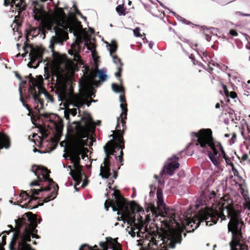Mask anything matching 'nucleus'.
Instances as JSON below:
<instances>
[{
  "mask_svg": "<svg viewBox=\"0 0 250 250\" xmlns=\"http://www.w3.org/2000/svg\"><path fill=\"white\" fill-rule=\"evenodd\" d=\"M216 195L214 191L208 193L207 200L211 204L210 208H202L198 214L193 216L188 212L184 215V219L181 220L182 226L187 232L193 231L201 223L205 222L206 225L210 226L216 224L220 219L230 218L228 228L231 232L232 240L229 243L230 250H248V246L243 242L241 229L243 222L241 221L240 212L233 207V201L229 196L221 198L220 201H216Z\"/></svg>",
  "mask_w": 250,
  "mask_h": 250,
  "instance_id": "obj_1",
  "label": "nucleus"
},
{
  "mask_svg": "<svg viewBox=\"0 0 250 250\" xmlns=\"http://www.w3.org/2000/svg\"><path fill=\"white\" fill-rule=\"evenodd\" d=\"M109 188L111 189L110 187ZM113 191L112 195L114 196L115 201L106 200L104 203V208L107 211L109 207H111L113 211H120L121 213L118 212L117 214L121 215L122 220L124 223H126L128 225L127 228L130 229L128 233L133 237L136 235L138 237H143L141 234H144L146 231V229L144 226L149 222V216L146 215L144 220L142 216L144 210L142 208L134 202L127 204L118 190L113 189Z\"/></svg>",
  "mask_w": 250,
  "mask_h": 250,
  "instance_id": "obj_2",
  "label": "nucleus"
},
{
  "mask_svg": "<svg viewBox=\"0 0 250 250\" xmlns=\"http://www.w3.org/2000/svg\"><path fill=\"white\" fill-rule=\"evenodd\" d=\"M69 25L68 18L62 8L57 7L54 13V19L53 23H49L46 25L47 30L52 31L55 33V35L51 37L50 40L49 47L52 52H54L56 45H62L64 41L68 39L67 31L72 33L76 38L75 42L71 44L72 50H69L68 53L73 57L75 62H81L80 56L78 54V51L80 50V45L84 42V37H82L79 32V26L71 23Z\"/></svg>",
  "mask_w": 250,
  "mask_h": 250,
  "instance_id": "obj_3",
  "label": "nucleus"
},
{
  "mask_svg": "<svg viewBox=\"0 0 250 250\" xmlns=\"http://www.w3.org/2000/svg\"><path fill=\"white\" fill-rule=\"evenodd\" d=\"M31 171L35 174L36 176H37V172L38 171H40L42 176V178L44 179L45 181H48L49 185L45 188H41L38 189H31L29 193H31L32 196L29 195L28 193L25 191H22L20 195V200L19 201L20 203H23V202H26L23 206H21V208H25L29 209H32L35 208V207H32L30 204L33 200H36L37 198L33 197V195H38L40 192L45 191H47L50 190L52 188H53V190L51 193L45 197L43 199V202L47 203L50 200L54 199L57 194L58 191L59 189L58 185L56 184L52 179L49 177L48 174L50 172L49 170L44 167H39L38 166H33L31 168ZM36 208H37L36 207Z\"/></svg>",
  "mask_w": 250,
  "mask_h": 250,
  "instance_id": "obj_4",
  "label": "nucleus"
},
{
  "mask_svg": "<svg viewBox=\"0 0 250 250\" xmlns=\"http://www.w3.org/2000/svg\"><path fill=\"white\" fill-rule=\"evenodd\" d=\"M191 134L197 138V145H200L202 148L209 146L212 152H208V155L212 163L216 167H219V159L217 158L218 152L215 148L213 142L212 133L210 129H202L199 133L192 132Z\"/></svg>",
  "mask_w": 250,
  "mask_h": 250,
  "instance_id": "obj_5",
  "label": "nucleus"
},
{
  "mask_svg": "<svg viewBox=\"0 0 250 250\" xmlns=\"http://www.w3.org/2000/svg\"><path fill=\"white\" fill-rule=\"evenodd\" d=\"M123 130H124L123 129ZM123 132L119 134L116 138L118 144H113L112 143L108 142L104 146V150L105 157L104 158L103 163L100 167V176L103 179H107L111 175L110 173V155H114L116 147H119L121 150L125 148L124 141L122 137Z\"/></svg>",
  "mask_w": 250,
  "mask_h": 250,
  "instance_id": "obj_6",
  "label": "nucleus"
},
{
  "mask_svg": "<svg viewBox=\"0 0 250 250\" xmlns=\"http://www.w3.org/2000/svg\"><path fill=\"white\" fill-rule=\"evenodd\" d=\"M81 146H73V145L70 148L69 155H63V157L65 160L69 159L73 164V167L75 169V173L71 170L69 172V174L78 184L81 182L82 176L83 174L82 166L80 165V155L81 154Z\"/></svg>",
  "mask_w": 250,
  "mask_h": 250,
  "instance_id": "obj_7",
  "label": "nucleus"
},
{
  "mask_svg": "<svg viewBox=\"0 0 250 250\" xmlns=\"http://www.w3.org/2000/svg\"><path fill=\"white\" fill-rule=\"evenodd\" d=\"M26 216L28 217V220L30 222L29 225L26 227L24 230V231L22 233V235L20 234V227L19 226V223L18 221L17 220H15V222L16 224L15 227L16 229L14 230L13 227L11 225H8L7 227L9 228V230H5L2 233H6V234H9L11 232L14 230V232L13 234V236L12 238V240L10 242V244L9 245V249L10 250H14V246L16 244V241L18 240H19V243H18V246H19V243L21 241V237L24 234L25 230L27 229H29V228L31 227L32 225L36 224L37 226V216L35 215H33L31 212H29L26 213Z\"/></svg>",
  "mask_w": 250,
  "mask_h": 250,
  "instance_id": "obj_8",
  "label": "nucleus"
},
{
  "mask_svg": "<svg viewBox=\"0 0 250 250\" xmlns=\"http://www.w3.org/2000/svg\"><path fill=\"white\" fill-rule=\"evenodd\" d=\"M22 49L25 52L21 55L22 58L25 57L28 52H30L29 56L30 61L27 64L28 66L36 68L42 61V56L44 52V49L42 47H33L30 44L25 43H24Z\"/></svg>",
  "mask_w": 250,
  "mask_h": 250,
  "instance_id": "obj_9",
  "label": "nucleus"
},
{
  "mask_svg": "<svg viewBox=\"0 0 250 250\" xmlns=\"http://www.w3.org/2000/svg\"><path fill=\"white\" fill-rule=\"evenodd\" d=\"M72 128L77 132L82 133L83 137H87L89 134L93 133L95 130V124L90 115L85 114L80 121H74Z\"/></svg>",
  "mask_w": 250,
  "mask_h": 250,
  "instance_id": "obj_10",
  "label": "nucleus"
},
{
  "mask_svg": "<svg viewBox=\"0 0 250 250\" xmlns=\"http://www.w3.org/2000/svg\"><path fill=\"white\" fill-rule=\"evenodd\" d=\"M157 206L159 208H163L164 211H162L156 216L160 215L164 218L163 221L165 222L166 225L169 227L171 224L175 223L178 228H181L180 224L177 222L175 219V213L172 209L167 208L164 204L163 200H158Z\"/></svg>",
  "mask_w": 250,
  "mask_h": 250,
  "instance_id": "obj_11",
  "label": "nucleus"
},
{
  "mask_svg": "<svg viewBox=\"0 0 250 250\" xmlns=\"http://www.w3.org/2000/svg\"><path fill=\"white\" fill-rule=\"evenodd\" d=\"M36 224L32 225L29 229L25 230L24 234L21 237L18 250H34L31 248L30 245L27 242L31 241L30 237L38 238L39 236L36 234L38 230L36 229Z\"/></svg>",
  "mask_w": 250,
  "mask_h": 250,
  "instance_id": "obj_12",
  "label": "nucleus"
},
{
  "mask_svg": "<svg viewBox=\"0 0 250 250\" xmlns=\"http://www.w3.org/2000/svg\"><path fill=\"white\" fill-rule=\"evenodd\" d=\"M92 96L95 97L91 89L84 87L81 92L80 96L74 95L72 97L70 104L73 107H76L78 108L84 104H86L89 106L90 104H87L86 100L88 98H91Z\"/></svg>",
  "mask_w": 250,
  "mask_h": 250,
  "instance_id": "obj_13",
  "label": "nucleus"
},
{
  "mask_svg": "<svg viewBox=\"0 0 250 250\" xmlns=\"http://www.w3.org/2000/svg\"><path fill=\"white\" fill-rule=\"evenodd\" d=\"M42 94H44L45 97L51 102H53V99L51 95L46 92L41 86L38 87V90L36 89L35 86L30 88V94L32 95L35 104H37L35 108L38 110L42 109L43 106V101L40 98V96Z\"/></svg>",
  "mask_w": 250,
  "mask_h": 250,
  "instance_id": "obj_14",
  "label": "nucleus"
},
{
  "mask_svg": "<svg viewBox=\"0 0 250 250\" xmlns=\"http://www.w3.org/2000/svg\"><path fill=\"white\" fill-rule=\"evenodd\" d=\"M178 160L179 158L175 155H173L168 159L164 169L169 175H172L175 170L179 167L180 164L178 162Z\"/></svg>",
  "mask_w": 250,
  "mask_h": 250,
  "instance_id": "obj_15",
  "label": "nucleus"
},
{
  "mask_svg": "<svg viewBox=\"0 0 250 250\" xmlns=\"http://www.w3.org/2000/svg\"><path fill=\"white\" fill-rule=\"evenodd\" d=\"M169 235H168V239L167 241V245L169 248L173 249L176 244L181 243L182 238L181 235L175 229H170Z\"/></svg>",
  "mask_w": 250,
  "mask_h": 250,
  "instance_id": "obj_16",
  "label": "nucleus"
},
{
  "mask_svg": "<svg viewBox=\"0 0 250 250\" xmlns=\"http://www.w3.org/2000/svg\"><path fill=\"white\" fill-rule=\"evenodd\" d=\"M33 17L35 20L43 23L47 18L46 11L40 5H35L33 8Z\"/></svg>",
  "mask_w": 250,
  "mask_h": 250,
  "instance_id": "obj_17",
  "label": "nucleus"
},
{
  "mask_svg": "<svg viewBox=\"0 0 250 250\" xmlns=\"http://www.w3.org/2000/svg\"><path fill=\"white\" fill-rule=\"evenodd\" d=\"M120 106L121 110H122V112L120 115V117L117 119V124L116 126V129L117 130V131H119V127L120 122H121L122 124L123 129L124 130L125 129V122L124 120L123 116H124L125 119H126L127 112L126 104L125 105L123 104H121Z\"/></svg>",
  "mask_w": 250,
  "mask_h": 250,
  "instance_id": "obj_18",
  "label": "nucleus"
},
{
  "mask_svg": "<svg viewBox=\"0 0 250 250\" xmlns=\"http://www.w3.org/2000/svg\"><path fill=\"white\" fill-rule=\"evenodd\" d=\"M55 93L57 95L59 100L61 101H65L68 96V92L66 87L63 85H61L57 88Z\"/></svg>",
  "mask_w": 250,
  "mask_h": 250,
  "instance_id": "obj_19",
  "label": "nucleus"
},
{
  "mask_svg": "<svg viewBox=\"0 0 250 250\" xmlns=\"http://www.w3.org/2000/svg\"><path fill=\"white\" fill-rule=\"evenodd\" d=\"M12 3L15 4L16 7H18L21 10L25 9L26 4L23 0H4V5L7 6L9 3Z\"/></svg>",
  "mask_w": 250,
  "mask_h": 250,
  "instance_id": "obj_20",
  "label": "nucleus"
},
{
  "mask_svg": "<svg viewBox=\"0 0 250 250\" xmlns=\"http://www.w3.org/2000/svg\"><path fill=\"white\" fill-rule=\"evenodd\" d=\"M10 143L8 136L5 134H0V149L3 148L8 149Z\"/></svg>",
  "mask_w": 250,
  "mask_h": 250,
  "instance_id": "obj_21",
  "label": "nucleus"
},
{
  "mask_svg": "<svg viewBox=\"0 0 250 250\" xmlns=\"http://www.w3.org/2000/svg\"><path fill=\"white\" fill-rule=\"evenodd\" d=\"M84 45L86 47L88 50H89L91 52L92 55L94 57V53L95 51V45L94 43L91 42L90 40L87 37H84Z\"/></svg>",
  "mask_w": 250,
  "mask_h": 250,
  "instance_id": "obj_22",
  "label": "nucleus"
},
{
  "mask_svg": "<svg viewBox=\"0 0 250 250\" xmlns=\"http://www.w3.org/2000/svg\"><path fill=\"white\" fill-rule=\"evenodd\" d=\"M63 75L59 70H55L53 71L52 78V81H53L52 83H54L55 82V83H57L59 81H61Z\"/></svg>",
  "mask_w": 250,
  "mask_h": 250,
  "instance_id": "obj_23",
  "label": "nucleus"
},
{
  "mask_svg": "<svg viewBox=\"0 0 250 250\" xmlns=\"http://www.w3.org/2000/svg\"><path fill=\"white\" fill-rule=\"evenodd\" d=\"M112 90L115 93H119L124 94L125 91L124 87L122 86H119L114 83L111 84Z\"/></svg>",
  "mask_w": 250,
  "mask_h": 250,
  "instance_id": "obj_24",
  "label": "nucleus"
},
{
  "mask_svg": "<svg viewBox=\"0 0 250 250\" xmlns=\"http://www.w3.org/2000/svg\"><path fill=\"white\" fill-rule=\"evenodd\" d=\"M105 43L107 44L106 46L109 51L110 56H114V55L113 54L115 53L117 50V47L116 44L113 42H112L111 44H109L107 42H105Z\"/></svg>",
  "mask_w": 250,
  "mask_h": 250,
  "instance_id": "obj_25",
  "label": "nucleus"
},
{
  "mask_svg": "<svg viewBox=\"0 0 250 250\" xmlns=\"http://www.w3.org/2000/svg\"><path fill=\"white\" fill-rule=\"evenodd\" d=\"M77 110L76 108L68 109L67 111L64 112V116L66 119L69 120V114H71L73 116H76L77 114Z\"/></svg>",
  "mask_w": 250,
  "mask_h": 250,
  "instance_id": "obj_26",
  "label": "nucleus"
},
{
  "mask_svg": "<svg viewBox=\"0 0 250 250\" xmlns=\"http://www.w3.org/2000/svg\"><path fill=\"white\" fill-rule=\"evenodd\" d=\"M159 241H157L155 239V238L153 236H151L150 240H149V243L148 244V246L149 247V249L150 250L153 249L154 250L155 248H153V246H157L158 244Z\"/></svg>",
  "mask_w": 250,
  "mask_h": 250,
  "instance_id": "obj_27",
  "label": "nucleus"
},
{
  "mask_svg": "<svg viewBox=\"0 0 250 250\" xmlns=\"http://www.w3.org/2000/svg\"><path fill=\"white\" fill-rule=\"evenodd\" d=\"M98 77L101 81L105 82L106 80L107 76L106 75L105 72L103 70H99L98 71Z\"/></svg>",
  "mask_w": 250,
  "mask_h": 250,
  "instance_id": "obj_28",
  "label": "nucleus"
},
{
  "mask_svg": "<svg viewBox=\"0 0 250 250\" xmlns=\"http://www.w3.org/2000/svg\"><path fill=\"white\" fill-rule=\"evenodd\" d=\"M223 88H224V91L225 92V94L227 97H230L233 99H234L237 97V94L235 92H233V91L229 92L227 90V88L225 85H224Z\"/></svg>",
  "mask_w": 250,
  "mask_h": 250,
  "instance_id": "obj_29",
  "label": "nucleus"
},
{
  "mask_svg": "<svg viewBox=\"0 0 250 250\" xmlns=\"http://www.w3.org/2000/svg\"><path fill=\"white\" fill-rule=\"evenodd\" d=\"M112 58V61L113 63L116 65V66H120L121 65V67H122L123 63L121 62V60L116 55H114L111 56Z\"/></svg>",
  "mask_w": 250,
  "mask_h": 250,
  "instance_id": "obj_30",
  "label": "nucleus"
},
{
  "mask_svg": "<svg viewBox=\"0 0 250 250\" xmlns=\"http://www.w3.org/2000/svg\"><path fill=\"white\" fill-rule=\"evenodd\" d=\"M29 82L30 83L32 84V86H30L29 88V92H30V88L33 86L36 88H38V86H40V85H37L36 84V80L32 76L31 74H30L28 76Z\"/></svg>",
  "mask_w": 250,
  "mask_h": 250,
  "instance_id": "obj_31",
  "label": "nucleus"
},
{
  "mask_svg": "<svg viewBox=\"0 0 250 250\" xmlns=\"http://www.w3.org/2000/svg\"><path fill=\"white\" fill-rule=\"evenodd\" d=\"M73 146H80L82 147V150H81V154L80 155V157L81 156L82 158L83 159H84L85 158H86L87 159H88V156L87 155H85L83 153V149H84V146L82 144H81L80 142H78L76 144L73 145ZM81 159V158H80Z\"/></svg>",
  "mask_w": 250,
  "mask_h": 250,
  "instance_id": "obj_32",
  "label": "nucleus"
},
{
  "mask_svg": "<svg viewBox=\"0 0 250 250\" xmlns=\"http://www.w3.org/2000/svg\"><path fill=\"white\" fill-rule=\"evenodd\" d=\"M16 7L18 9V10H17L18 15L16 16L15 17V20L14 21V22H15L18 26H20L21 25V19H20L19 15H20L21 12L22 10H20L18 7Z\"/></svg>",
  "mask_w": 250,
  "mask_h": 250,
  "instance_id": "obj_33",
  "label": "nucleus"
},
{
  "mask_svg": "<svg viewBox=\"0 0 250 250\" xmlns=\"http://www.w3.org/2000/svg\"><path fill=\"white\" fill-rule=\"evenodd\" d=\"M117 12L118 13L119 15L120 16H125V9L124 8L123 6L119 5H118L116 8Z\"/></svg>",
  "mask_w": 250,
  "mask_h": 250,
  "instance_id": "obj_34",
  "label": "nucleus"
},
{
  "mask_svg": "<svg viewBox=\"0 0 250 250\" xmlns=\"http://www.w3.org/2000/svg\"><path fill=\"white\" fill-rule=\"evenodd\" d=\"M133 32L134 33V35L135 37H141V35L140 33V29L139 27H137L135 29L133 30Z\"/></svg>",
  "mask_w": 250,
  "mask_h": 250,
  "instance_id": "obj_35",
  "label": "nucleus"
},
{
  "mask_svg": "<svg viewBox=\"0 0 250 250\" xmlns=\"http://www.w3.org/2000/svg\"><path fill=\"white\" fill-rule=\"evenodd\" d=\"M6 236L5 235H3L1 237V243H0V250H3L1 247L4 246L6 244Z\"/></svg>",
  "mask_w": 250,
  "mask_h": 250,
  "instance_id": "obj_36",
  "label": "nucleus"
},
{
  "mask_svg": "<svg viewBox=\"0 0 250 250\" xmlns=\"http://www.w3.org/2000/svg\"><path fill=\"white\" fill-rule=\"evenodd\" d=\"M117 69L118 71L115 73V76L117 78H120L121 76V72L122 71V67H121L120 65V66H117Z\"/></svg>",
  "mask_w": 250,
  "mask_h": 250,
  "instance_id": "obj_37",
  "label": "nucleus"
},
{
  "mask_svg": "<svg viewBox=\"0 0 250 250\" xmlns=\"http://www.w3.org/2000/svg\"><path fill=\"white\" fill-rule=\"evenodd\" d=\"M96 77V74L95 73L93 72H91L90 73L89 77V80L91 83H93L94 78Z\"/></svg>",
  "mask_w": 250,
  "mask_h": 250,
  "instance_id": "obj_38",
  "label": "nucleus"
},
{
  "mask_svg": "<svg viewBox=\"0 0 250 250\" xmlns=\"http://www.w3.org/2000/svg\"><path fill=\"white\" fill-rule=\"evenodd\" d=\"M210 29H208V28H207L206 29H204V31H203L204 33L206 34V40L207 41H208V42L210 41L211 37L210 35H209L208 34H207L206 32V31H208Z\"/></svg>",
  "mask_w": 250,
  "mask_h": 250,
  "instance_id": "obj_39",
  "label": "nucleus"
},
{
  "mask_svg": "<svg viewBox=\"0 0 250 250\" xmlns=\"http://www.w3.org/2000/svg\"><path fill=\"white\" fill-rule=\"evenodd\" d=\"M236 16H242L245 17H250V14H243L242 12L240 11H237L235 13Z\"/></svg>",
  "mask_w": 250,
  "mask_h": 250,
  "instance_id": "obj_40",
  "label": "nucleus"
},
{
  "mask_svg": "<svg viewBox=\"0 0 250 250\" xmlns=\"http://www.w3.org/2000/svg\"><path fill=\"white\" fill-rule=\"evenodd\" d=\"M245 207L250 210V199L248 198V200L246 199V202L244 203Z\"/></svg>",
  "mask_w": 250,
  "mask_h": 250,
  "instance_id": "obj_41",
  "label": "nucleus"
},
{
  "mask_svg": "<svg viewBox=\"0 0 250 250\" xmlns=\"http://www.w3.org/2000/svg\"><path fill=\"white\" fill-rule=\"evenodd\" d=\"M223 158H224L227 165H229V163H232V162H230V159L227 156L226 154L225 155L223 156Z\"/></svg>",
  "mask_w": 250,
  "mask_h": 250,
  "instance_id": "obj_42",
  "label": "nucleus"
},
{
  "mask_svg": "<svg viewBox=\"0 0 250 250\" xmlns=\"http://www.w3.org/2000/svg\"><path fill=\"white\" fill-rule=\"evenodd\" d=\"M229 166L231 167V170L233 172V173L235 174V173H237L238 171L235 168L234 164L233 163H229Z\"/></svg>",
  "mask_w": 250,
  "mask_h": 250,
  "instance_id": "obj_43",
  "label": "nucleus"
},
{
  "mask_svg": "<svg viewBox=\"0 0 250 250\" xmlns=\"http://www.w3.org/2000/svg\"><path fill=\"white\" fill-rule=\"evenodd\" d=\"M229 34H230L231 36H234V37H236V36H238V33H237V32L235 30H233V29L230 30L229 31Z\"/></svg>",
  "mask_w": 250,
  "mask_h": 250,
  "instance_id": "obj_44",
  "label": "nucleus"
},
{
  "mask_svg": "<svg viewBox=\"0 0 250 250\" xmlns=\"http://www.w3.org/2000/svg\"><path fill=\"white\" fill-rule=\"evenodd\" d=\"M188 43H189L190 47L194 50H196L195 48L197 46V43H193L192 42H189L188 41H187Z\"/></svg>",
  "mask_w": 250,
  "mask_h": 250,
  "instance_id": "obj_45",
  "label": "nucleus"
},
{
  "mask_svg": "<svg viewBox=\"0 0 250 250\" xmlns=\"http://www.w3.org/2000/svg\"><path fill=\"white\" fill-rule=\"evenodd\" d=\"M249 155L247 154H245L242 156V160L243 161H245L248 160L249 159Z\"/></svg>",
  "mask_w": 250,
  "mask_h": 250,
  "instance_id": "obj_46",
  "label": "nucleus"
},
{
  "mask_svg": "<svg viewBox=\"0 0 250 250\" xmlns=\"http://www.w3.org/2000/svg\"><path fill=\"white\" fill-rule=\"evenodd\" d=\"M39 184L37 181H34L30 183V187L39 186Z\"/></svg>",
  "mask_w": 250,
  "mask_h": 250,
  "instance_id": "obj_47",
  "label": "nucleus"
},
{
  "mask_svg": "<svg viewBox=\"0 0 250 250\" xmlns=\"http://www.w3.org/2000/svg\"><path fill=\"white\" fill-rule=\"evenodd\" d=\"M218 144L219 146V148L221 150L222 154H223V156L225 155L226 153H225V151L223 149V147L221 145V144L220 143H219Z\"/></svg>",
  "mask_w": 250,
  "mask_h": 250,
  "instance_id": "obj_48",
  "label": "nucleus"
},
{
  "mask_svg": "<svg viewBox=\"0 0 250 250\" xmlns=\"http://www.w3.org/2000/svg\"><path fill=\"white\" fill-rule=\"evenodd\" d=\"M157 197L158 200H163L162 193L161 192L157 191Z\"/></svg>",
  "mask_w": 250,
  "mask_h": 250,
  "instance_id": "obj_49",
  "label": "nucleus"
},
{
  "mask_svg": "<svg viewBox=\"0 0 250 250\" xmlns=\"http://www.w3.org/2000/svg\"><path fill=\"white\" fill-rule=\"evenodd\" d=\"M119 101H120V102L121 103V104H122L123 103L125 102V97L121 95H120V96H119Z\"/></svg>",
  "mask_w": 250,
  "mask_h": 250,
  "instance_id": "obj_50",
  "label": "nucleus"
},
{
  "mask_svg": "<svg viewBox=\"0 0 250 250\" xmlns=\"http://www.w3.org/2000/svg\"><path fill=\"white\" fill-rule=\"evenodd\" d=\"M99 245L104 249V250H106V249L105 248V244L104 242H101L99 243Z\"/></svg>",
  "mask_w": 250,
  "mask_h": 250,
  "instance_id": "obj_51",
  "label": "nucleus"
},
{
  "mask_svg": "<svg viewBox=\"0 0 250 250\" xmlns=\"http://www.w3.org/2000/svg\"><path fill=\"white\" fill-rule=\"evenodd\" d=\"M235 0H229V1H227V2H226V3H224V2H221V1H219V3L220 4H222V5H226V4H228V3H230V2H233V1H235Z\"/></svg>",
  "mask_w": 250,
  "mask_h": 250,
  "instance_id": "obj_52",
  "label": "nucleus"
},
{
  "mask_svg": "<svg viewBox=\"0 0 250 250\" xmlns=\"http://www.w3.org/2000/svg\"><path fill=\"white\" fill-rule=\"evenodd\" d=\"M76 14H77L78 15L81 16L82 17V18L84 20H86V17H84V16H83L81 13L78 10H77V12H76Z\"/></svg>",
  "mask_w": 250,
  "mask_h": 250,
  "instance_id": "obj_53",
  "label": "nucleus"
},
{
  "mask_svg": "<svg viewBox=\"0 0 250 250\" xmlns=\"http://www.w3.org/2000/svg\"><path fill=\"white\" fill-rule=\"evenodd\" d=\"M154 42H150L149 44H148V46L150 48H152L153 45H154Z\"/></svg>",
  "mask_w": 250,
  "mask_h": 250,
  "instance_id": "obj_54",
  "label": "nucleus"
},
{
  "mask_svg": "<svg viewBox=\"0 0 250 250\" xmlns=\"http://www.w3.org/2000/svg\"><path fill=\"white\" fill-rule=\"evenodd\" d=\"M22 104L23 106H24L27 109V110L30 111V109L27 104H26L24 103H23V104Z\"/></svg>",
  "mask_w": 250,
  "mask_h": 250,
  "instance_id": "obj_55",
  "label": "nucleus"
},
{
  "mask_svg": "<svg viewBox=\"0 0 250 250\" xmlns=\"http://www.w3.org/2000/svg\"><path fill=\"white\" fill-rule=\"evenodd\" d=\"M84 247H88L89 249H90L89 247L87 246L86 244H84L82 245V246L80 248L79 250H83V248Z\"/></svg>",
  "mask_w": 250,
  "mask_h": 250,
  "instance_id": "obj_56",
  "label": "nucleus"
},
{
  "mask_svg": "<svg viewBox=\"0 0 250 250\" xmlns=\"http://www.w3.org/2000/svg\"><path fill=\"white\" fill-rule=\"evenodd\" d=\"M41 132L42 136H45V137L47 136V134L45 133V131L43 130H41Z\"/></svg>",
  "mask_w": 250,
  "mask_h": 250,
  "instance_id": "obj_57",
  "label": "nucleus"
},
{
  "mask_svg": "<svg viewBox=\"0 0 250 250\" xmlns=\"http://www.w3.org/2000/svg\"><path fill=\"white\" fill-rule=\"evenodd\" d=\"M119 160L120 163H122L123 161V158L122 156H119Z\"/></svg>",
  "mask_w": 250,
  "mask_h": 250,
  "instance_id": "obj_58",
  "label": "nucleus"
},
{
  "mask_svg": "<svg viewBox=\"0 0 250 250\" xmlns=\"http://www.w3.org/2000/svg\"><path fill=\"white\" fill-rule=\"evenodd\" d=\"M189 58L191 60H194V58H195V56L193 54H191L190 56H189Z\"/></svg>",
  "mask_w": 250,
  "mask_h": 250,
  "instance_id": "obj_59",
  "label": "nucleus"
},
{
  "mask_svg": "<svg viewBox=\"0 0 250 250\" xmlns=\"http://www.w3.org/2000/svg\"><path fill=\"white\" fill-rule=\"evenodd\" d=\"M220 104L219 103H217L215 104V108H220Z\"/></svg>",
  "mask_w": 250,
  "mask_h": 250,
  "instance_id": "obj_60",
  "label": "nucleus"
},
{
  "mask_svg": "<svg viewBox=\"0 0 250 250\" xmlns=\"http://www.w3.org/2000/svg\"><path fill=\"white\" fill-rule=\"evenodd\" d=\"M117 177V172L116 171H114V172L113 177H114V178L116 179Z\"/></svg>",
  "mask_w": 250,
  "mask_h": 250,
  "instance_id": "obj_61",
  "label": "nucleus"
},
{
  "mask_svg": "<svg viewBox=\"0 0 250 250\" xmlns=\"http://www.w3.org/2000/svg\"><path fill=\"white\" fill-rule=\"evenodd\" d=\"M33 151H34V152H40V153H41V151H40V150H38V149H37V148H34V149H33Z\"/></svg>",
  "mask_w": 250,
  "mask_h": 250,
  "instance_id": "obj_62",
  "label": "nucleus"
},
{
  "mask_svg": "<svg viewBox=\"0 0 250 250\" xmlns=\"http://www.w3.org/2000/svg\"><path fill=\"white\" fill-rule=\"evenodd\" d=\"M87 182L84 181L82 185V187H84L87 185Z\"/></svg>",
  "mask_w": 250,
  "mask_h": 250,
  "instance_id": "obj_63",
  "label": "nucleus"
},
{
  "mask_svg": "<svg viewBox=\"0 0 250 250\" xmlns=\"http://www.w3.org/2000/svg\"><path fill=\"white\" fill-rule=\"evenodd\" d=\"M16 77L19 79H21V77L20 76V75L19 74H18V73H16Z\"/></svg>",
  "mask_w": 250,
  "mask_h": 250,
  "instance_id": "obj_64",
  "label": "nucleus"
}]
</instances>
